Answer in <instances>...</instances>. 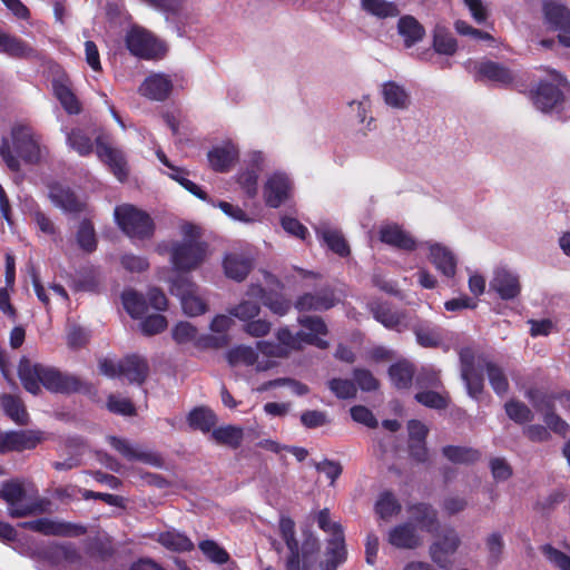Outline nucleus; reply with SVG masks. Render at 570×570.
I'll list each match as a JSON object with an SVG mask.
<instances>
[{"instance_id":"nucleus-1","label":"nucleus","mask_w":570,"mask_h":570,"mask_svg":"<svg viewBox=\"0 0 570 570\" xmlns=\"http://www.w3.org/2000/svg\"><path fill=\"white\" fill-rule=\"evenodd\" d=\"M181 239L158 245L159 253H168L173 268L188 273L200 267L209 256L207 243L202 240L197 226L186 223L180 227Z\"/></svg>"},{"instance_id":"nucleus-2","label":"nucleus","mask_w":570,"mask_h":570,"mask_svg":"<svg viewBox=\"0 0 570 570\" xmlns=\"http://www.w3.org/2000/svg\"><path fill=\"white\" fill-rule=\"evenodd\" d=\"M47 155V148L41 144L39 136L32 128L23 125L12 127L11 142L3 138L0 146V156L12 171L20 170L21 161L37 165Z\"/></svg>"},{"instance_id":"nucleus-3","label":"nucleus","mask_w":570,"mask_h":570,"mask_svg":"<svg viewBox=\"0 0 570 570\" xmlns=\"http://www.w3.org/2000/svg\"><path fill=\"white\" fill-rule=\"evenodd\" d=\"M18 374L23 387L35 395L40 393V385L60 393L76 391L79 386L76 377L62 374L53 367L33 364L26 357L20 360Z\"/></svg>"},{"instance_id":"nucleus-4","label":"nucleus","mask_w":570,"mask_h":570,"mask_svg":"<svg viewBox=\"0 0 570 570\" xmlns=\"http://www.w3.org/2000/svg\"><path fill=\"white\" fill-rule=\"evenodd\" d=\"M299 324L309 331V333L299 332L292 334L288 328H279L276 333V337L282 346L288 350H298L302 347V343L315 345L318 348H326L327 342L320 337L327 333V327L323 320L318 316H303L298 318Z\"/></svg>"},{"instance_id":"nucleus-5","label":"nucleus","mask_w":570,"mask_h":570,"mask_svg":"<svg viewBox=\"0 0 570 570\" xmlns=\"http://www.w3.org/2000/svg\"><path fill=\"white\" fill-rule=\"evenodd\" d=\"M119 228L132 240L150 239L155 223L146 212L130 204L117 206L114 212Z\"/></svg>"},{"instance_id":"nucleus-6","label":"nucleus","mask_w":570,"mask_h":570,"mask_svg":"<svg viewBox=\"0 0 570 570\" xmlns=\"http://www.w3.org/2000/svg\"><path fill=\"white\" fill-rule=\"evenodd\" d=\"M126 46L131 55L142 59L161 57L165 45L145 28L134 26L126 35Z\"/></svg>"},{"instance_id":"nucleus-7","label":"nucleus","mask_w":570,"mask_h":570,"mask_svg":"<svg viewBox=\"0 0 570 570\" xmlns=\"http://www.w3.org/2000/svg\"><path fill=\"white\" fill-rule=\"evenodd\" d=\"M170 292L179 298L186 315L198 316L207 311V303L199 293L198 286L188 277H176L171 283Z\"/></svg>"},{"instance_id":"nucleus-8","label":"nucleus","mask_w":570,"mask_h":570,"mask_svg":"<svg viewBox=\"0 0 570 570\" xmlns=\"http://www.w3.org/2000/svg\"><path fill=\"white\" fill-rule=\"evenodd\" d=\"M294 188L291 176L281 170L269 174L263 186L265 204L272 208H278L292 196Z\"/></svg>"},{"instance_id":"nucleus-9","label":"nucleus","mask_w":570,"mask_h":570,"mask_svg":"<svg viewBox=\"0 0 570 570\" xmlns=\"http://www.w3.org/2000/svg\"><path fill=\"white\" fill-rule=\"evenodd\" d=\"M551 81H541L532 92L533 105L542 112L553 110L563 98L560 87L566 85V79L557 71H551Z\"/></svg>"},{"instance_id":"nucleus-10","label":"nucleus","mask_w":570,"mask_h":570,"mask_svg":"<svg viewBox=\"0 0 570 570\" xmlns=\"http://www.w3.org/2000/svg\"><path fill=\"white\" fill-rule=\"evenodd\" d=\"M461 544V539L454 529L444 530L430 547V557L440 568L450 570L453 566L451 557Z\"/></svg>"},{"instance_id":"nucleus-11","label":"nucleus","mask_w":570,"mask_h":570,"mask_svg":"<svg viewBox=\"0 0 570 570\" xmlns=\"http://www.w3.org/2000/svg\"><path fill=\"white\" fill-rule=\"evenodd\" d=\"M1 499L8 504V512L12 518H23L33 514L37 505L27 500V493L18 481L4 483Z\"/></svg>"},{"instance_id":"nucleus-12","label":"nucleus","mask_w":570,"mask_h":570,"mask_svg":"<svg viewBox=\"0 0 570 570\" xmlns=\"http://www.w3.org/2000/svg\"><path fill=\"white\" fill-rule=\"evenodd\" d=\"M489 287L503 301L515 299L522 289L519 274L507 267H497L493 271Z\"/></svg>"},{"instance_id":"nucleus-13","label":"nucleus","mask_w":570,"mask_h":570,"mask_svg":"<svg viewBox=\"0 0 570 570\" xmlns=\"http://www.w3.org/2000/svg\"><path fill=\"white\" fill-rule=\"evenodd\" d=\"M543 13L547 22L559 30V41L570 48V10L558 1L547 0Z\"/></svg>"},{"instance_id":"nucleus-14","label":"nucleus","mask_w":570,"mask_h":570,"mask_svg":"<svg viewBox=\"0 0 570 570\" xmlns=\"http://www.w3.org/2000/svg\"><path fill=\"white\" fill-rule=\"evenodd\" d=\"M528 399L532 402L534 409L542 414L544 426L549 432H553L560 436H566L570 430V425L557 412L554 404L550 397L542 396L537 400L533 392H528Z\"/></svg>"},{"instance_id":"nucleus-15","label":"nucleus","mask_w":570,"mask_h":570,"mask_svg":"<svg viewBox=\"0 0 570 570\" xmlns=\"http://www.w3.org/2000/svg\"><path fill=\"white\" fill-rule=\"evenodd\" d=\"M108 443L128 461H139L151 465H159L160 459L147 448L132 443L127 439L108 436Z\"/></svg>"},{"instance_id":"nucleus-16","label":"nucleus","mask_w":570,"mask_h":570,"mask_svg":"<svg viewBox=\"0 0 570 570\" xmlns=\"http://www.w3.org/2000/svg\"><path fill=\"white\" fill-rule=\"evenodd\" d=\"M227 361L232 366H253L257 372H265L276 366V362L261 358L257 348L239 345L227 353Z\"/></svg>"},{"instance_id":"nucleus-17","label":"nucleus","mask_w":570,"mask_h":570,"mask_svg":"<svg viewBox=\"0 0 570 570\" xmlns=\"http://www.w3.org/2000/svg\"><path fill=\"white\" fill-rule=\"evenodd\" d=\"M468 69H473L478 79L495 82L499 85H509L514 76L505 66L491 60L469 61Z\"/></svg>"},{"instance_id":"nucleus-18","label":"nucleus","mask_w":570,"mask_h":570,"mask_svg":"<svg viewBox=\"0 0 570 570\" xmlns=\"http://www.w3.org/2000/svg\"><path fill=\"white\" fill-rule=\"evenodd\" d=\"M387 542L397 549H415L423 542L417 527L413 522H404L392 527L386 534Z\"/></svg>"},{"instance_id":"nucleus-19","label":"nucleus","mask_w":570,"mask_h":570,"mask_svg":"<svg viewBox=\"0 0 570 570\" xmlns=\"http://www.w3.org/2000/svg\"><path fill=\"white\" fill-rule=\"evenodd\" d=\"M41 441L35 431H9L0 433V453L35 449Z\"/></svg>"},{"instance_id":"nucleus-20","label":"nucleus","mask_w":570,"mask_h":570,"mask_svg":"<svg viewBox=\"0 0 570 570\" xmlns=\"http://www.w3.org/2000/svg\"><path fill=\"white\" fill-rule=\"evenodd\" d=\"M255 256L252 252H232L223 261L225 275L236 282L246 278L253 268Z\"/></svg>"},{"instance_id":"nucleus-21","label":"nucleus","mask_w":570,"mask_h":570,"mask_svg":"<svg viewBox=\"0 0 570 570\" xmlns=\"http://www.w3.org/2000/svg\"><path fill=\"white\" fill-rule=\"evenodd\" d=\"M238 156L239 149L230 140L213 147L207 154L209 166L219 173L228 171L237 161Z\"/></svg>"},{"instance_id":"nucleus-22","label":"nucleus","mask_w":570,"mask_h":570,"mask_svg":"<svg viewBox=\"0 0 570 570\" xmlns=\"http://www.w3.org/2000/svg\"><path fill=\"white\" fill-rule=\"evenodd\" d=\"M51 203L65 213H80L86 209V204L69 187L62 184H53L49 188Z\"/></svg>"},{"instance_id":"nucleus-23","label":"nucleus","mask_w":570,"mask_h":570,"mask_svg":"<svg viewBox=\"0 0 570 570\" xmlns=\"http://www.w3.org/2000/svg\"><path fill=\"white\" fill-rule=\"evenodd\" d=\"M430 252V261L435 268L446 277H453L456 272V258L453 252L438 243H424Z\"/></svg>"},{"instance_id":"nucleus-24","label":"nucleus","mask_w":570,"mask_h":570,"mask_svg":"<svg viewBox=\"0 0 570 570\" xmlns=\"http://www.w3.org/2000/svg\"><path fill=\"white\" fill-rule=\"evenodd\" d=\"M171 89V79L163 73H154L147 77L139 87V91L142 96L158 101H163L168 98Z\"/></svg>"},{"instance_id":"nucleus-25","label":"nucleus","mask_w":570,"mask_h":570,"mask_svg":"<svg viewBox=\"0 0 570 570\" xmlns=\"http://www.w3.org/2000/svg\"><path fill=\"white\" fill-rule=\"evenodd\" d=\"M317 237L335 254L345 257L350 254V247L342 233L331 226L327 222H322L315 228Z\"/></svg>"},{"instance_id":"nucleus-26","label":"nucleus","mask_w":570,"mask_h":570,"mask_svg":"<svg viewBox=\"0 0 570 570\" xmlns=\"http://www.w3.org/2000/svg\"><path fill=\"white\" fill-rule=\"evenodd\" d=\"M120 373L130 383L142 384L149 373L147 360L136 354L128 355L120 361Z\"/></svg>"},{"instance_id":"nucleus-27","label":"nucleus","mask_w":570,"mask_h":570,"mask_svg":"<svg viewBox=\"0 0 570 570\" xmlns=\"http://www.w3.org/2000/svg\"><path fill=\"white\" fill-rule=\"evenodd\" d=\"M97 156L106 163L118 180L122 181L127 177V167L122 154L97 139Z\"/></svg>"},{"instance_id":"nucleus-28","label":"nucleus","mask_w":570,"mask_h":570,"mask_svg":"<svg viewBox=\"0 0 570 570\" xmlns=\"http://www.w3.org/2000/svg\"><path fill=\"white\" fill-rule=\"evenodd\" d=\"M380 239L387 245L404 250H413L417 246L414 238L397 225L383 226L380 230Z\"/></svg>"},{"instance_id":"nucleus-29","label":"nucleus","mask_w":570,"mask_h":570,"mask_svg":"<svg viewBox=\"0 0 570 570\" xmlns=\"http://www.w3.org/2000/svg\"><path fill=\"white\" fill-rule=\"evenodd\" d=\"M384 102L394 109L405 110L411 105V96L404 86L395 81H386L381 87Z\"/></svg>"},{"instance_id":"nucleus-30","label":"nucleus","mask_w":570,"mask_h":570,"mask_svg":"<svg viewBox=\"0 0 570 570\" xmlns=\"http://www.w3.org/2000/svg\"><path fill=\"white\" fill-rule=\"evenodd\" d=\"M0 53L16 59H27L35 56V50L23 40L0 30Z\"/></svg>"},{"instance_id":"nucleus-31","label":"nucleus","mask_w":570,"mask_h":570,"mask_svg":"<svg viewBox=\"0 0 570 570\" xmlns=\"http://www.w3.org/2000/svg\"><path fill=\"white\" fill-rule=\"evenodd\" d=\"M335 302L336 299L332 292L322 291L316 294H304L296 301L295 307L299 312L325 311L333 307Z\"/></svg>"},{"instance_id":"nucleus-32","label":"nucleus","mask_w":570,"mask_h":570,"mask_svg":"<svg viewBox=\"0 0 570 570\" xmlns=\"http://www.w3.org/2000/svg\"><path fill=\"white\" fill-rule=\"evenodd\" d=\"M411 520L414 521L421 530L434 532L439 528L436 510L425 503H419L409 507Z\"/></svg>"},{"instance_id":"nucleus-33","label":"nucleus","mask_w":570,"mask_h":570,"mask_svg":"<svg viewBox=\"0 0 570 570\" xmlns=\"http://www.w3.org/2000/svg\"><path fill=\"white\" fill-rule=\"evenodd\" d=\"M372 312L374 318L389 330L402 332L409 326L404 313L394 311L386 305H377L372 308Z\"/></svg>"},{"instance_id":"nucleus-34","label":"nucleus","mask_w":570,"mask_h":570,"mask_svg":"<svg viewBox=\"0 0 570 570\" xmlns=\"http://www.w3.org/2000/svg\"><path fill=\"white\" fill-rule=\"evenodd\" d=\"M402 511V505L399 499L391 491L382 492L375 504L374 512L377 518L384 522H391L393 518H396Z\"/></svg>"},{"instance_id":"nucleus-35","label":"nucleus","mask_w":570,"mask_h":570,"mask_svg":"<svg viewBox=\"0 0 570 570\" xmlns=\"http://www.w3.org/2000/svg\"><path fill=\"white\" fill-rule=\"evenodd\" d=\"M248 295L262 298L263 304L279 316L285 315L291 308V303L284 297L279 295H265V291L261 285H252L248 289Z\"/></svg>"},{"instance_id":"nucleus-36","label":"nucleus","mask_w":570,"mask_h":570,"mask_svg":"<svg viewBox=\"0 0 570 570\" xmlns=\"http://www.w3.org/2000/svg\"><path fill=\"white\" fill-rule=\"evenodd\" d=\"M397 30L406 47L420 41L425 31L420 22L412 16H404L399 20Z\"/></svg>"},{"instance_id":"nucleus-37","label":"nucleus","mask_w":570,"mask_h":570,"mask_svg":"<svg viewBox=\"0 0 570 570\" xmlns=\"http://www.w3.org/2000/svg\"><path fill=\"white\" fill-rule=\"evenodd\" d=\"M361 8L377 19L392 18L400 13L397 6L386 0H361Z\"/></svg>"},{"instance_id":"nucleus-38","label":"nucleus","mask_w":570,"mask_h":570,"mask_svg":"<svg viewBox=\"0 0 570 570\" xmlns=\"http://www.w3.org/2000/svg\"><path fill=\"white\" fill-rule=\"evenodd\" d=\"M157 541L166 549L176 552L190 551L194 548V543L188 537L175 530L159 533Z\"/></svg>"},{"instance_id":"nucleus-39","label":"nucleus","mask_w":570,"mask_h":570,"mask_svg":"<svg viewBox=\"0 0 570 570\" xmlns=\"http://www.w3.org/2000/svg\"><path fill=\"white\" fill-rule=\"evenodd\" d=\"M188 423L194 430L207 433L215 425L216 415L207 407H196L189 413Z\"/></svg>"},{"instance_id":"nucleus-40","label":"nucleus","mask_w":570,"mask_h":570,"mask_svg":"<svg viewBox=\"0 0 570 570\" xmlns=\"http://www.w3.org/2000/svg\"><path fill=\"white\" fill-rule=\"evenodd\" d=\"M413 374V366L406 361L397 362L391 365L389 370L390 379L397 389H407L412 382Z\"/></svg>"},{"instance_id":"nucleus-41","label":"nucleus","mask_w":570,"mask_h":570,"mask_svg":"<svg viewBox=\"0 0 570 570\" xmlns=\"http://www.w3.org/2000/svg\"><path fill=\"white\" fill-rule=\"evenodd\" d=\"M210 438L219 444L237 448L243 440V430L234 425L220 426L212 432Z\"/></svg>"},{"instance_id":"nucleus-42","label":"nucleus","mask_w":570,"mask_h":570,"mask_svg":"<svg viewBox=\"0 0 570 570\" xmlns=\"http://www.w3.org/2000/svg\"><path fill=\"white\" fill-rule=\"evenodd\" d=\"M122 305L132 318L141 317L147 311V303L139 293L127 289L121 295Z\"/></svg>"},{"instance_id":"nucleus-43","label":"nucleus","mask_w":570,"mask_h":570,"mask_svg":"<svg viewBox=\"0 0 570 570\" xmlns=\"http://www.w3.org/2000/svg\"><path fill=\"white\" fill-rule=\"evenodd\" d=\"M433 47L440 55L452 56L456 51L458 43L445 28L438 26L434 30Z\"/></svg>"},{"instance_id":"nucleus-44","label":"nucleus","mask_w":570,"mask_h":570,"mask_svg":"<svg viewBox=\"0 0 570 570\" xmlns=\"http://www.w3.org/2000/svg\"><path fill=\"white\" fill-rule=\"evenodd\" d=\"M146 6L163 13L166 19L177 18L183 11L186 0H140Z\"/></svg>"},{"instance_id":"nucleus-45","label":"nucleus","mask_w":570,"mask_h":570,"mask_svg":"<svg viewBox=\"0 0 570 570\" xmlns=\"http://www.w3.org/2000/svg\"><path fill=\"white\" fill-rule=\"evenodd\" d=\"M504 409L509 419L518 424L529 423L534 417L531 409L527 404L517 400L508 401L504 405Z\"/></svg>"},{"instance_id":"nucleus-46","label":"nucleus","mask_w":570,"mask_h":570,"mask_svg":"<svg viewBox=\"0 0 570 570\" xmlns=\"http://www.w3.org/2000/svg\"><path fill=\"white\" fill-rule=\"evenodd\" d=\"M489 382L498 395H504L509 390V382L503 370L493 362L485 363Z\"/></svg>"},{"instance_id":"nucleus-47","label":"nucleus","mask_w":570,"mask_h":570,"mask_svg":"<svg viewBox=\"0 0 570 570\" xmlns=\"http://www.w3.org/2000/svg\"><path fill=\"white\" fill-rule=\"evenodd\" d=\"M174 341L179 345L195 344L198 341V330L189 322H178L171 330Z\"/></svg>"},{"instance_id":"nucleus-48","label":"nucleus","mask_w":570,"mask_h":570,"mask_svg":"<svg viewBox=\"0 0 570 570\" xmlns=\"http://www.w3.org/2000/svg\"><path fill=\"white\" fill-rule=\"evenodd\" d=\"M444 456L454 463H472L480 459L479 451L471 448L449 445L443 448Z\"/></svg>"},{"instance_id":"nucleus-49","label":"nucleus","mask_w":570,"mask_h":570,"mask_svg":"<svg viewBox=\"0 0 570 570\" xmlns=\"http://www.w3.org/2000/svg\"><path fill=\"white\" fill-rule=\"evenodd\" d=\"M258 170L245 168L237 175L236 181L247 197L254 198L258 193Z\"/></svg>"},{"instance_id":"nucleus-50","label":"nucleus","mask_w":570,"mask_h":570,"mask_svg":"<svg viewBox=\"0 0 570 570\" xmlns=\"http://www.w3.org/2000/svg\"><path fill=\"white\" fill-rule=\"evenodd\" d=\"M1 406L3 411L9 415L14 422L24 424L27 422V412L21 404L20 400L12 395H3L1 397Z\"/></svg>"},{"instance_id":"nucleus-51","label":"nucleus","mask_w":570,"mask_h":570,"mask_svg":"<svg viewBox=\"0 0 570 570\" xmlns=\"http://www.w3.org/2000/svg\"><path fill=\"white\" fill-rule=\"evenodd\" d=\"M29 525L30 529L46 535H65L69 530L67 524L56 522L47 518L32 521Z\"/></svg>"},{"instance_id":"nucleus-52","label":"nucleus","mask_w":570,"mask_h":570,"mask_svg":"<svg viewBox=\"0 0 570 570\" xmlns=\"http://www.w3.org/2000/svg\"><path fill=\"white\" fill-rule=\"evenodd\" d=\"M200 551L214 563L224 564L229 560L228 552L213 540H204L199 543Z\"/></svg>"},{"instance_id":"nucleus-53","label":"nucleus","mask_w":570,"mask_h":570,"mask_svg":"<svg viewBox=\"0 0 570 570\" xmlns=\"http://www.w3.org/2000/svg\"><path fill=\"white\" fill-rule=\"evenodd\" d=\"M416 342L423 347H436L442 342L439 331L428 325H419L414 328Z\"/></svg>"},{"instance_id":"nucleus-54","label":"nucleus","mask_w":570,"mask_h":570,"mask_svg":"<svg viewBox=\"0 0 570 570\" xmlns=\"http://www.w3.org/2000/svg\"><path fill=\"white\" fill-rule=\"evenodd\" d=\"M485 547L488 551V562L491 566H497L502 558L504 542L500 533L493 532L485 539Z\"/></svg>"},{"instance_id":"nucleus-55","label":"nucleus","mask_w":570,"mask_h":570,"mask_svg":"<svg viewBox=\"0 0 570 570\" xmlns=\"http://www.w3.org/2000/svg\"><path fill=\"white\" fill-rule=\"evenodd\" d=\"M67 141L80 156L89 155L92 151L91 139L81 129H73L68 134Z\"/></svg>"},{"instance_id":"nucleus-56","label":"nucleus","mask_w":570,"mask_h":570,"mask_svg":"<svg viewBox=\"0 0 570 570\" xmlns=\"http://www.w3.org/2000/svg\"><path fill=\"white\" fill-rule=\"evenodd\" d=\"M78 245L86 252H92L96 248L97 242L95 229L90 222L83 220L77 233Z\"/></svg>"},{"instance_id":"nucleus-57","label":"nucleus","mask_w":570,"mask_h":570,"mask_svg":"<svg viewBox=\"0 0 570 570\" xmlns=\"http://www.w3.org/2000/svg\"><path fill=\"white\" fill-rule=\"evenodd\" d=\"M261 307L252 301H243L235 307L229 309V314L239 321L247 322L258 316Z\"/></svg>"},{"instance_id":"nucleus-58","label":"nucleus","mask_w":570,"mask_h":570,"mask_svg":"<svg viewBox=\"0 0 570 570\" xmlns=\"http://www.w3.org/2000/svg\"><path fill=\"white\" fill-rule=\"evenodd\" d=\"M328 554V562L333 566V568L345 560L346 550L343 532L333 535V539L330 541Z\"/></svg>"},{"instance_id":"nucleus-59","label":"nucleus","mask_w":570,"mask_h":570,"mask_svg":"<svg viewBox=\"0 0 570 570\" xmlns=\"http://www.w3.org/2000/svg\"><path fill=\"white\" fill-rule=\"evenodd\" d=\"M328 387L338 399H351L356 394V386L351 380L333 379Z\"/></svg>"},{"instance_id":"nucleus-60","label":"nucleus","mask_w":570,"mask_h":570,"mask_svg":"<svg viewBox=\"0 0 570 570\" xmlns=\"http://www.w3.org/2000/svg\"><path fill=\"white\" fill-rule=\"evenodd\" d=\"M542 553L549 562H551L560 570H570V556L563 553L550 544L542 547Z\"/></svg>"},{"instance_id":"nucleus-61","label":"nucleus","mask_w":570,"mask_h":570,"mask_svg":"<svg viewBox=\"0 0 570 570\" xmlns=\"http://www.w3.org/2000/svg\"><path fill=\"white\" fill-rule=\"evenodd\" d=\"M167 327V320L160 314H153L140 323V330L145 335H155Z\"/></svg>"},{"instance_id":"nucleus-62","label":"nucleus","mask_w":570,"mask_h":570,"mask_svg":"<svg viewBox=\"0 0 570 570\" xmlns=\"http://www.w3.org/2000/svg\"><path fill=\"white\" fill-rule=\"evenodd\" d=\"M415 400L419 403L432 409H444L448 405L446 397L443 394L434 391L419 392L415 395Z\"/></svg>"},{"instance_id":"nucleus-63","label":"nucleus","mask_w":570,"mask_h":570,"mask_svg":"<svg viewBox=\"0 0 570 570\" xmlns=\"http://www.w3.org/2000/svg\"><path fill=\"white\" fill-rule=\"evenodd\" d=\"M454 29L461 36L471 37L481 41H493V37L489 32L479 30L463 20H456Z\"/></svg>"},{"instance_id":"nucleus-64","label":"nucleus","mask_w":570,"mask_h":570,"mask_svg":"<svg viewBox=\"0 0 570 570\" xmlns=\"http://www.w3.org/2000/svg\"><path fill=\"white\" fill-rule=\"evenodd\" d=\"M454 29L461 36L471 37L481 41H493V37L489 32L479 30L463 20H456Z\"/></svg>"}]
</instances>
